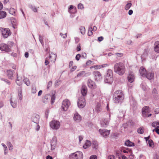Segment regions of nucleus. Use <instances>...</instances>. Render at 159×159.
<instances>
[{
  "label": "nucleus",
  "instance_id": "1",
  "mask_svg": "<svg viewBox=\"0 0 159 159\" xmlns=\"http://www.w3.org/2000/svg\"><path fill=\"white\" fill-rule=\"evenodd\" d=\"M124 98V95L121 90L116 91L113 93V99L116 104L121 103Z\"/></svg>",
  "mask_w": 159,
  "mask_h": 159
},
{
  "label": "nucleus",
  "instance_id": "2",
  "mask_svg": "<svg viewBox=\"0 0 159 159\" xmlns=\"http://www.w3.org/2000/svg\"><path fill=\"white\" fill-rule=\"evenodd\" d=\"M56 92L55 91H53L52 92V94L51 95L47 94L45 95L43 98V102L45 103H46L49 102L50 98H51V103L52 104L54 102V101L55 99V94Z\"/></svg>",
  "mask_w": 159,
  "mask_h": 159
},
{
  "label": "nucleus",
  "instance_id": "3",
  "mask_svg": "<svg viewBox=\"0 0 159 159\" xmlns=\"http://www.w3.org/2000/svg\"><path fill=\"white\" fill-rule=\"evenodd\" d=\"M139 72L141 76H145L149 80L154 77V73L151 70H139Z\"/></svg>",
  "mask_w": 159,
  "mask_h": 159
},
{
  "label": "nucleus",
  "instance_id": "4",
  "mask_svg": "<svg viewBox=\"0 0 159 159\" xmlns=\"http://www.w3.org/2000/svg\"><path fill=\"white\" fill-rule=\"evenodd\" d=\"M112 70H107L105 76L104 82L106 83L111 84L113 81Z\"/></svg>",
  "mask_w": 159,
  "mask_h": 159
},
{
  "label": "nucleus",
  "instance_id": "5",
  "mask_svg": "<svg viewBox=\"0 0 159 159\" xmlns=\"http://www.w3.org/2000/svg\"><path fill=\"white\" fill-rule=\"evenodd\" d=\"M70 158L73 159H83V155L82 152L79 151L71 153L69 155Z\"/></svg>",
  "mask_w": 159,
  "mask_h": 159
},
{
  "label": "nucleus",
  "instance_id": "6",
  "mask_svg": "<svg viewBox=\"0 0 159 159\" xmlns=\"http://www.w3.org/2000/svg\"><path fill=\"white\" fill-rule=\"evenodd\" d=\"M50 125L52 129L57 130L60 128V124L58 121L53 120L50 122Z\"/></svg>",
  "mask_w": 159,
  "mask_h": 159
},
{
  "label": "nucleus",
  "instance_id": "7",
  "mask_svg": "<svg viewBox=\"0 0 159 159\" xmlns=\"http://www.w3.org/2000/svg\"><path fill=\"white\" fill-rule=\"evenodd\" d=\"M0 30L4 38H7L11 34V31L8 28H2Z\"/></svg>",
  "mask_w": 159,
  "mask_h": 159
},
{
  "label": "nucleus",
  "instance_id": "8",
  "mask_svg": "<svg viewBox=\"0 0 159 159\" xmlns=\"http://www.w3.org/2000/svg\"><path fill=\"white\" fill-rule=\"evenodd\" d=\"M70 105V102L68 99H65L63 101L61 108L63 111H66Z\"/></svg>",
  "mask_w": 159,
  "mask_h": 159
},
{
  "label": "nucleus",
  "instance_id": "9",
  "mask_svg": "<svg viewBox=\"0 0 159 159\" xmlns=\"http://www.w3.org/2000/svg\"><path fill=\"white\" fill-rule=\"evenodd\" d=\"M78 106L80 108H83L85 105L86 101L84 97H80L78 101Z\"/></svg>",
  "mask_w": 159,
  "mask_h": 159
},
{
  "label": "nucleus",
  "instance_id": "10",
  "mask_svg": "<svg viewBox=\"0 0 159 159\" xmlns=\"http://www.w3.org/2000/svg\"><path fill=\"white\" fill-rule=\"evenodd\" d=\"M93 75L94 79L96 81H99L102 79L101 74L98 71H94Z\"/></svg>",
  "mask_w": 159,
  "mask_h": 159
},
{
  "label": "nucleus",
  "instance_id": "11",
  "mask_svg": "<svg viewBox=\"0 0 159 159\" xmlns=\"http://www.w3.org/2000/svg\"><path fill=\"white\" fill-rule=\"evenodd\" d=\"M115 70H124L125 69L124 64L122 62H119L116 63L114 66Z\"/></svg>",
  "mask_w": 159,
  "mask_h": 159
},
{
  "label": "nucleus",
  "instance_id": "12",
  "mask_svg": "<svg viewBox=\"0 0 159 159\" xmlns=\"http://www.w3.org/2000/svg\"><path fill=\"white\" fill-rule=\"evenodd\" d=\"M0 50L9 52L10 51L11 49L7 45L4 43H2L0 44Z\"/></svg>",
  "mask_w": 159,
  "mask_h": 159
},
{
  "label": "nucleus",
  "instance_id": "13",
  "mask_svg": "<svg viewBox=\"0 0 159 159\" xmlns=\"http://www.w3.org/2000/svg\"><path fill=\"white\" fill-rule=\"evenodd\" d=\"M99 132L101 134L103 137H106L109 135L110 133V130H108L106 129H101L99 130Z\"/></svg>",
  "mask_w": 159,
  "mask_h": 159
},
{
  "label": "nucleus",
  "instance_id": "14",
  "mask_svg": "<svg viewBox=\"0 0 159 159\" xmlns=\"http://www.w3.org/2000/svg\"><path fill=\"white\" fill-rule=\"evenodd\" d=\"M128 80L130 83L133 82L134 79V76L132 72L130 71L129 72V74L127 77Z\"/></svg>",
  "mask_w": 159,
  "mask_h": 159
},
{
  "label": "nucleus",
  "instance_id": "15",
  "mask_svg": "<svg viewBox=\"0 0 159 159\" xmlns=\"http://www.w3.org/2000/svg\"><path fill=\"white\" fill-rule=\"evenodd\" d=\"M88 85L89 88L92 89H95L97 88L95 82L91 80H89Z\"/></svg>",
  "mask_w": 159,
  "mask_h": 159
},
{
  "label": "nucleus",
  "instance_id": "16",
  "mask_svg": "<svg viewBox=\"0 0 159 159\" xmlns=\"http://www.w3.org/2000/svg\"><path fill=\"white\" fill-rule=\"evenodd\" d=\"M57 56L55 54L52 52H51L49 55L48 59L50 60L51 62H54L55 61L56 59Z\"/></svg>",
  "mask_w": 159,
  "mask_h": 159
},
{
  "label": "nucleus",
  "instance_id": "17",
  "mask_svg": "<svg viewBox=\"0 0 159 159\" xmlns=\"http://www.w3.org/2000/svg\"><path fill=\"white\" fill-rule=\"evenodd\" d=\"M81 116L78 113H75L73 119L74 121L76 122H79L81 120Z\"/></svg>",
  "mask_w": 159,
  "mask_h": 159
},
{
  "label": "nucleus",
  "instance_id": "18",
  "mask_svg": "<svg viewBox=\"0 0 159 159\" xmlns=\"http://www.w3.org/2000/svg\"><path fill=\"white\" fill-rule=\"evenodd\" d=\"M90 74L89 72H86L84 71H82L79 72L77 75V77H87Z\"/></svg>",
  "mask_w": 159,
  "mask_h": 159
},
{
  "label": "nucleus",
  "instance_id": "19",
  "mask_svg": "<svg viewBox=\"0 0 159 159\" xmlns=\"http://www.w3.org/2000/svg\"><path fill=\"white\" fill-rule=\"evenodd\" d=\"M87 88L85 85L82 86L81 90V93L83 96V97H84L87 94Z\"/></svg>",
  "mask_w": 159,
  "mask_h": 159
},
{
  "label": "nucleus",
  "instance_id": "20",
  "mask_svg": "<svg viewBox=\"0 0 159 159\" xmlns=\"http://www.w3.org/2000/svg\"><path fill=\"white\" fill-rule=\"evenodd\" d=\"M109 122V120L105 119L101 121V125L102 126L105 127L108 125Z\"/></svg>",
  "mask_w": 159,
  "mask_h": 159
},
{
  "label": "nucleus",
  "instance_id": "21",
  "mask_svg": "<svg viewBox=\"0 0 159 159\" xmlns=\"http://www.w3.org/2000/svg\"><path fill=\"white\" fill-rule=\"evenodd\" d=\"M95 95H96L98 98V96H100L101 95V93L100 90L99 89H97L96 92L95 93L93 92L92 94V96L93 97H94Z\"/></svg>",
  "mask_w": 159,
  "mask_h": 159
},
{
  "label": "nucleus",
  "instance_id": "22",
  "mask_svg": "<svg viewBox=\"0 0 159 159\" xmlns=\"http://www.w3.org/2000/svg\"><path fill=\"white\" fill-rule=\"evenodd\" d=\"M154 50L156 52H159V41H157L155 43Z\"/></svg>",
  "mask_w": 159,
  "mask_h": 159
},
{
  "label": "nucleus",
  "instance_id": "23",
  "mask_svg": "<svg viewBox=\"0 0 159 159\" xmlns=\"http://www.w3.org/2000/svg\"><path fill=\"white\" fill-rule=\"evenodd\" d=\"M39 116L37 115L36 116L33 117L32 119V121L36 124H38L39 122Z\"/></svg>",
  "mask_w": 159,
  "mask_h": 159
},
{
  "label": "nucleus",
  "instance_id": "24",
  "mask_svg": "<svg viewBox=\"0 0 159 159\" xmlns=\"http://www.w3.org/2000/svg\"><path fill=\"white\" fill-rule=\"evenodd\" d=\"M13 72L14 70H7V75L10 79H12Z\"/></svg>",
  "mask_w": 159,
  "mask_h": 159
},
{
  "label": "nucleus",
  "instance_id": "25",
  "mask_svg": "<svg viewBox=\"0 0 159 159\" xmlns=\"http://www.w3.org/2000/svg\"><path fill=\"white\" fill-rule=\"evenodd\" d=\"M91 145V143L90 141L89 140H87L83 147L84 148L86 149L90 146Z\"/></svg>",
  "mask_w": 159,
  "mask_h": 159
},
{
  "label": "nucleus",
  "instance_id": "26",
  "mask_svg": "<svg viewBox=\"0 0 159 159\" xmlns=\"http://www.w3.org/2000/svg\"><path fill=\"white\" fill-rule=\"evenodd\" d=\"M7 16L6 12L3 11H0V19L5 18Z\"/></svg>",
  "mask_w": 159,
  "mask_h": 159
},
{
  "label": "nucleus",
  "instance_id": "27",
  "mask_svg": "<svg viewBox=\"0 0 159 159\" xmlns=\"http://www.w3.org/2000/svg\"><path fill=\"white\" fill-rule=\"evenodd\" d=\"M69 68L72 70H75L77 68V66H76L74 65L73 62L72 61L70 62L69 63Z\"/></svg>",
  "mask_w": 159,
  "mask_h": 159
},
{
  "label": "nucleus",
  "instance_id": "28",
  "mask_svg": "<svg viewBox=\"0 0 159 159\" xmlns=\"http://www.w3.org/2000/svg\"><path fill=\"white\" fill-rule=\"evenodd\" d=\"M106 66H107V64L103 65H99V66H95L93 67L92 66L90 67L91 69L92 68H94L95 70H97L98 69H101L103 67H105Z\"/></svg>",
  "mask_w": 159,
  "mask_h": 159
},
{
  "label": "nucleus",
  "instance_id": "29",
  "mask_svg": "<svg viewBox=\"0 0 159 159\" xmlns=\"http://www.w3.org/2000/svg\"><path fill=\"white\" fill-rule=\"evenodd\" d=\"M152 93L153 96L154 98L155 99H157L158 97V95L157 90L156 89H153Z\"/></svg>",
  "mask_w": 159,
  "mask_h": 159
},
{
  "label": "nucleus",
  "instance_id": "30",
  "mask_svg": "<svg viewBox=\"0 0 159 159\" xmlns=\"http://www.w3.org/2000/svg\"><path fill=\"white\" fill-rule=\"evenodd\" d=\"M125 144L127 146H134V144L132 142H130L129 140H127L125 142Z\"/></svg>",
  "mask_w": 159,
  "mask_h": 159
},
{
  "label": "nucleus",
  "instance_id": "31",
  "mask_svg": "<svg viewBox=\"0 0 159 159\" xmlns=\"http://www.w3.org/2000/svg\"><path fill=\"white\" fill-rule=\"evenodd\" d=\"M10 103L11 106L13 108H16V102L13 100L11 99L10 100Z\"/></svg>",
  "mask_w": 159,
  "mask_h": 159
},
{
  "label": "nucleus",
  "instance_id": "32",
  "mask_svg": "<svg viewBox=\"0 0 159 159\" xmlns=\"http://www.w3.org/2000/svg\"><path fill=\"white\" fill-rule=\"evenodd\" d=\"M16 83L19 86L20 85L22 84V79L20 78L19 79V77L17 76Z\"/></svg>",
  "mask_w": 159,
  "mask_h": 159
},
{
  "label": "nucleus",
  "instance_id": "33",
  "mask_svg": "<svg viewBox=\"0 0 159 159\" xmlns=\"http://www.w3.org/2000/svg\"><path fill=\"white\" fill-rule=\"evenodd\" d=\"M144 130L143 127L141 126L137 130V132L138 133L140 134H143L144 132Z\"/></svg>",
  "mask_w": 159,
  "mask_h": 159
},
{
  "label": "nucleus",
  "instance_id": "34",
  "mask_svg": "<svg viewBox=\"0 0 159 159\" xmlns=\"http://www.w3.org/2000/svg\"><path fill=\"white\" fill-rule=\"evenodd\" d=\"M56 143L57 139L56 137H54L52 138L51 142V145H56Z\"/></svg>",
  "mask_w": 159,
  "mask_h": 159
},
{
  "label": "nucleus",
  "instance_id": "35",
  "mask_svg": "<svg viewBox=\"0 0 159 159\" xmlns=\"http://www.w3.org/2000/svg\"><path fill=\"white\" fill-rule=\"evenodd\" d=\"M115 72L119 75H123L125 72V70H114Z\"/></svg>",
  "mask_w": 159,
  "mask_h": 159
},
{
  "label": "nucleus",
  "instance_id": "36",
  "mask_svg": "<svg viewBox=\"0 0 159 159\" xmlns=\"http://www.w3.org/2000/svg\"><path fill=\"white\" fill-rule=\"evenodd\" d=\"M24 83L27 86H29L30 84V83L29 80L27 78H25L23 79Z\"/></svg>",
  "mask_w": 159,
  "mask_h": 159
},
{
  "label": "nucleus",
  "instance_id": "37",
  "mask_svg": "<svg viewBox=\"0 0 159 159\" xmlns=\"http://www.w3.org/2000/svg\"><path fill=\"white\" fill-rule=\"evenodd\" d=\"M148 143L150 147L153 148L154 146L153 142L152 139H149L148 140Z\"/></svg>",
  "mask_w": 159,
  "mask_h": 159
},
{
  "label": "nucleus",
  "instance_id": "38",
  "mask_svg": "<svg viewBox=\"0 0 159 159\" xmlns=\"http://www.w3.org/2000/svg\"><path fill=\"white\" fill-rule=\"evenodd\" d=\"M7 145L9 147L10 150L12 151L13 149V146L10 142H7Z\"/></svg>",
  "mask_w": 159,
  "mask_h": 159
},
{
  "label": "nucleus",
  "instance_id": "39",
  "mask_svg": "<svg viewBox=\"0 0 159 159\" xmlns=\"http://www.w3.org/2000/svg\"><path fill=\"white\" fill-rule=\"evenodd\" d=\"M142 112H145L148 113L149 112V109L148 107L146 106L143 108Z\"/></svg>",
  "mask_w": 159,
  "mask_h": 159
},
{
  "label": "nucleus",
  "instance_id": "40",
  "mask_svg": "<svg viewBox=\"0 0 159 159\" xmlns=\"http://www.w3.org/2000/svg\"><path fill=\"white\" fill-rule=\"evenodd\" d=\"M93 30H92V27H91L89 28L88 33V34L89 36H90L93 34Z\"/></svg>",
  "mask_w": 159,
  "mask_h": 159
},
{
  "label": "nucleus",
  "instance_id": "41",
  "mask_svg": "<svg viewBox=\"0 0 159 159\" xmlns=\"http://www.w3.org/2000/svg\"><path fill=\"white\" fill-rule=\"evenodd\" d=\"M80 31L81 33L82 34H84L85 32V28L84 27L81 26L80 27Z\"/></svg>",
  "mask_w": 159,
  "mask_h": 159
},
{
  "label": "nucleus",
  "instance_id": "42",
  "mask_svg": "<svg viewBox=\"0 0 159 159\" xmlns=\"http://www.w3.org/2000/svg\"><path fill=\"white\" fill-rule=\"evenodd\" d=\"M18 96L19 99L20 100H21L22 99V89L21 88H20V91H19Z\"/></svg>",
  "mask_w": 159,
  "mask_h": 159
},
{
  "label": "nucleus",
  "instance_id": "43",
  "mask_svg": "<svg viewBox=\"0 0 159 159\" xmlns=\"http://www.w3.org/2000/svg\"><path fill=\"white\" fill-rule=\"evenodd\" d=\"M16 10L13 8H10L9 12V13L11 15H14L16 12Z\"/></svg>",
  "mask_w": 159,
  "mask_h": 159
},
{
  "label": "nucleus",
  "instance_id": "44",
  "mask_svg": "<svg viewBox=\"0 0 159 159\" xmlns=\"http://www.w3.org/2000/svg\"><path fill=\"white\" fill-rule=\"evenodd\" d=\"M142 115L144 117H148L151 116L152 115L151 114H148V113L143 112H142Z\"/></svg>",
  "mask_w": 159,
  "mask_h": 159
},
{
  "label": "nucleus",
  "instance_id": "45",
  "mask_svg": "<svg viewBox=\"0 0 159 159\" xmlns=\"http://www.w3.org/2000/svg\"><path fill=\"white\" fill-rule=\"evenodd\" d=\"M132 4L131 3H129L127 4L126 6L125 7V8L126 10H129L130 7H131Z\"/></svg>",
  "mask_w": 159,
  "mask_h": 159
},
{
  "label": "nucleus",
  "instance_id": "46",
  "mask_svg": "<svg viewBox=\"0 0 159 159\" xmlns=\"http://www.w3.org/2000/svg\"><path fill=\"white\" fill-rule=\"evenodd\" d=\"M93 147L94 148L97 149L98 147V144L96 141H94L93 142Z\"/></svg>",
  "mask_w": 159,
  "mask_h": 159
},
{
  "label": "nucleus",
  "instance_id": "47",
  "mask_svg": "<svg viewBox=\"0 0 159 159\" xmlns=\"http://www.w3.org/2000/svg\"><path fill=\"white\" fill-rule=\"evenodd\" d=\"M95 110L98 112H99L100 111V105L99 104L97 105L95 108Z\"/></svg>",
  "mask_w": 159,
  "mask_h": 159
},
{
  "label": "nucleus",
  "instance_id": "48",
  "mask_svg": "<svg viewBox=\"0 0 159 159\" xmlns=\"http://www.w3.org/2000/svg\"><path fill=\"white\" fill-rule=\"evenodd\" d=\"M152 126L153 127L157 128V122L155 121L153 122L152 124Z\"/></svg>",
  "mask_w": 159,
  "mask_h": 159
},
{
  "label": "nucleus",
  "instance_id": "49",
  "mask_svg": "<svg viewBox=\"0 0 159 159\" xmlns=\"http://www.w3.org/2000/svg\"><path fill=\"white\" fill-rule=\"evenodd\" d=\"M78 8L79 9H82L84 8L83 5L81 3H80L78 5Z\"/></svg>",
  "mask_w": 159,
  "mask_h": 159
},
{
  "label": "nucleus",
  "instance_id": "50",
  "mask_svg": "<svg viewBox=\"0 0 159 159\" xmlns=\"http://www.w3.org/2000/svg\"><path fill=\"white\" fill-rule=\"evenodd\" d=\"M119 159H128L125 156L120 155L119 157Z\"/></svg>",
  "mask_w": 159,
  "mask_h": 159
},
{
  "label": "nucleus",
  "instance_id": "51",
  "mask_svg": "<svg viewBox=\"0 0 159 159\" xmlns=\"http://www.w3.org/2000/svg\"><path fill=\"white\" fill-rule=\"evenodd\" d=\"M32 92L33 93H35L36 92V88L35 87H33L32 89Z\"/></svg>",
  "mask_w": 159,
  "mask_h": 159
},
{
  "label": "nucleus",
  "instance_id": "52",
  "mask_svg": "<svg viewBox=\"0 0 159 159\" xmlns=\"http://www.w3.org/2000/svg\"><path fill=\"white\" fill-rule=\"evenodd\" d=\"M52 81H50L48 82L47 85V89H48L52 85Z\"/></svg>",
  "mask_w": 159,
  "mask_h": 159
},
{
  "label": "nucleus",
  "instance_id": "53",
  "mask_svg": "<svg viewBox=\"0 0 159 159\" xmlns=\"http://www.w3.org/2000/svg\"><path fill=\"white\" fill-rule=\"evenodd\" d=\"M108 159H115V157L113 155H110L108 156Z\"/></svg>",
  "mask_w": 159,
  "mask_h": 159
},
{
  "label": "nucleus",
  "instance_id": "54",
  "mask_svg": "<svg viewBox=\"0 0 159 159\" xmlns=\"http://www.w3.org/2000/svg\"><path fill=\"white\" fill-rule=\"evenodd\" d=\"M2 80H3L5 82H6V83H7V84H8V85H10V82L8 80H6V79H2Z\"/></svg>",
  "mask_w": 159,
  "mask_h": 159
},
{
  "label": "nucleus",
  "instance_id": "55",
  "mask_svg": "<svg viewBox=\"0 0 159 159\" xmlns=\"http://www.w3.org/2000/svg\"><path fill=\"white\" fill-rule=\"evenodd\" d=\"M48 58H46L45 59V65L47 66L48 65L49 63V62L48 61Z\"/></svg>",
  "mask_w": 159,
  "mask_h": 159
},
{
  "label": "nucleus",
  "instance_id": "56",
  "mask_svg": "<svg viewBox=\"0 0 159 159\" xmlns=\"http://www.w3.org/2000/svg\"><path fill=\"white\" fill-rule=\"evenodd\" d=\"M81 57L80 55V54H78L76 55L75 57V59L77 61H79Z\"/></svg>",
  "mask_w": 159,
  "mask_h": 159
},
{
  "label": "nucleus",
  "instance_id": "57",
  "mask_svg": "<svg viewBox=\"0 0 159 159\" xmlns=\"http://www.w3.org/2000/svg\"><path fill=\"white\" fill-rule=\"evenodd\" d=\"M81 47L80 44H79L77 48V51H79L81 50Z\"/></svg>",
  "mask_w": 159,
  "mask_h": 159
},
{
  "label": "nucleus",
  "instance_id": "58",
  "mask_svg": "<svg viewBox=\"0 0 159 159\" xmlns=\"http://www.w3.org/2000/svg\"><path fill=\"white\" fill-rule=\"evenodd\" d=\"M61 83V81L59 80H58L56 81L55 84V86H56V85H57L58 86Z\"/></svg>",
  "mask_w": 159,
  "mask_h": 159
},
{
  "label": "nucleus",
  "instance_id": "59",
  "mask_svg": "<svg viewBox=\"0 0 159 159\" xmlns=\"http://www.w3.org/2000/svg\"><path fill=\"white\" fill-rule=\"evenodd\" d=\"M155 131L157 134H159V128H156L153 129V131Z\"/></svg>",
  "mask_w": 159,
  "mask_h": 159
},
{
  "label": "nucleus",
  "instance_id": "60",
  "mask_svg": "<svg viewBox=\"0 0 159 159\" xmlns=\"http://www.w3.org/2000/svg\"><path fill=\"white\" fill-rule=\"evenodd\" d=\"M40 128V126L38 124H36V130L37 131H38L39 130Z\"/></svg>",
  "mask_w": 159,
  "mask_h": 159
},
{
  "label": "nucleus",
  "instance_id": "61",
  "mask_svg": "<svg viewBox=\"0 0 159 159\" xmlns=\"http://www.w3.org/2000/svg\"><path fill=\"white\" fill-rule=\"evenodd\" d=\"M90 159H97V157L96 155H92L91 156Z\"/></svg>",
  "mask_w": 159,
  "mask_h": 159
},
{
  "label": "nucleus",
  "instance_id": "62",
  "mask_svg": "<svg viewBox=\"0 0 159 159\" xmlns=\"http://www.w3.org/2000/svg\"><path fill=\"white\" fill-rule=\"evenodd\" d=\"M32 9L34 12H37L38 11L37 9L35 7H32Z\"/></svg>",
  "mask_w": 159,
  "mask_h": 159
},
{
  "label": "nucleus",
  "instance_id": "63",
  "mask_svg": "<svg viewBox=\"0 0 159 159\" xmlns=\"http://www.w3.org/2000/svg\"><path fill=\"white\" fill-rule=\"evenodd\" d=\"M61 36L64 38H66L67 37V34H62L61 33Z\"/></svg>",
  "mask_w": 159,
  "mask_h": 159
},
{
  "label": "nucleus",
  "instance_id": "64",
  "mask_svg": "<svg viewBox=\"0 0 159 159\" xmlns=\"http://www.w3.org/2000/svg\"><path fill=\"white\" fill-rule=\"evenodd\" d=\"M155 112L156 114L159 113V108H157L155 109Z\"/></svg>",
  "mask_w": 159,
  "mask_h": 159
}]
</instances>
